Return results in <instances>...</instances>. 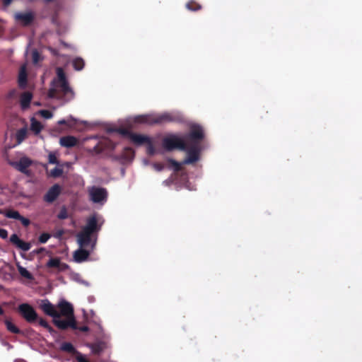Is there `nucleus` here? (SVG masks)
<instances>
[{
	"instance_id": "obj_1",
	"label": "nucleus",
	"mask_w": 362,
	"mask_h": 362,
	"mask_svg": "<svg viewBox=\"0 0 362 362\" xmlns=\"http://www.w3.org/2000/svg\"><path fill=\"white\" fill-rule=\"evenodd\" d=\"M102 223H98L97 215L93 214L86 219V225L76 235V241L79 248L73 255L77 263L85 262L94 250L97 243V233L100 230Z\"/></svg>"
},
{
	"instance_id": "obj_2",
	"label": "nucleus",
	"mask_w": 362,
	"mask_h": 362,
	"mask_svg": "<svg viewBox=\"0 0 362 362\" xmlns=\"http://www.w3.org/2000/svg\"><path fill=\"white\" fill-rule=\"evenodd\" d=\"M57 77L50 83L48 98L56 99L64 103L72 100L75 97L73 89L70 87L66 74L62 67L56 69Z\"/></svg>"
},
{
	"instance_id": "obj_3",
	"label": "nucleus",
	"mask_w": 362,
	"mask_h": 362,
	"mask_svg": "<svg viewBox=\"0 0 362 362\" xmlns=\"http://www.w3.org/2000/svg\"><path fill=\"white\" fill-rule=\"evenodd\" d=\"M162 146L167 151H172L175 149L180 151L187 150V144L184 136L181 134H168L162 141Z\"/></svg>"
},
{
	"instance_id": "obj_4",
	"label": "nucleus",
	"mask_w": 362,
	"mask_h": 362,
	"mask_svg": "<svg viewBox=\"0 0 362 362\" xmlns=\"http://www.w3.org/2000/svg\"><path fill=\"white\" fill-rule=\"evenodd\" d=\"M187 145H201V142L205 137L204 128L199 124H189V131L183 135Z\"/></svg>"
},
{
	"instance_id": "obj_5",
	"label": "nucleus",
	"mask_w": 362,
	"mask_h": 362,
	"mask_svg": "<svg viewBox=\"0 0 362 362\" xmlns=\"http://www.w3.org/2000/svg\"><path fill=\"white\" fill-rule=\"evenodd\" d=\"M87 192L89 201L96 206H103L107 201L108 192L104 187L93 185Z\"/></svg>"
},
{
	"instance_id": "obj_6",
	"label": "nucleus",
	"mask_w": 362,
	"mask_h": 362,
	"mask_svg": "<svg viewBox=\"0 0 362 362\" xmlns=\"http://www.w3.org/2000/svg\"><path fill=\"white\" fill-rule=\"evenodd\" d=\"M202 145H187V156L182 162V164L189 165L199 160V153L202 151Z\"/></svg>"
},
{
	"instance_id": "obj_7",
	"label": "nucleus",
	"mask_w": 362,
	"mask_h": 362,
	"mask_svg": "<svg viewBox=\"0 0 362 362\" xmlns=\"http://www.w3.org/2000/svg\"><path fill=\"white\" fill-rule=\"evenodd\" d=\"M182 119V115L177 111L165 112L161 114H156V124H164L166 122H180Z\"/></svg>"
},
{
	"instance_id": "obj_8",
	"label": "nucleus",
	"mask_w": 362,
	"mask_h": 362,
	"mask_svg": "<svg viewBox=\"0 0 362 362\" xmlns=\"http://www.w3.org/2000/svg\"><path fill=\"white\" fill-rule=\"evenodd\" d=\"M18 310L23 318L28 322H33L37 319V314L34 308L28 303H22Z\"/></svg>"
},
{
	"instance_id": "obj_9",
	"label": "nucleus",
	"mask_w": 362,
	"mask_h": 362,
	"mask_svg": "<svg viewBox=\"0 0 362 362\" xmlns=\"http://www.w3.org/2000/svg\"><path fill=\"white\" fill-rule=\"evenodd\" d=\"M13 18L21 25L28 26L34 21L35 14L30 10L24 12L18 11L14 13Z\"/></svg>"
},
{
	"instance_id": "obj_10",
	"label": "nucleus",
	"mask_w": 362,
	"mask_h": 362,
	"mask_svg": "<svg viewBox=\"0 0 362 362\" xmlns=\"http://www.w3.org/2000/svg\"><path fill=\"white\" fill-rule=\"evenodd\" d=\"M66 320H62L60 314L58 313L54 318V324L61 329H66L68 327H71L74 329H77L76 322L75 317H66Z\"/></svg>"
},
{
	"instance_id": "obj_11",
	"label": "nucleus",
	"mask_w": 362,
	"mask_h": 362,
	"mask_svg": "<svg viewBox=\"0 0 362 362\" xmlns=\"http://www.w3.org/2000/svg\"><path fill=\"white\" fill-rule=\"evenodd\" d=\"M57 307L59 308L60 316H64L65 317H75L74 314L73 305L64 299H61Z\"/></svg>"
},
{
	"instance_id": "obj_12",
	"label": "nucleus",
	"mask_w": 362,
	"mask_h": 362,
	"mask_svg": "<svg viewBox=\"0 0 362 362\" xmlns=\"http://www.w3.org/2000/svg\"><path fill=\"white\" fill-rule=\"evenodd\" d=\"M134 122L138 124H145L148 125L156 124V114H146V115H140L134 117Z\"/></svg>"
},
{
	"instance_id": "obj_13",
	"label": "nucleus",
	"mask_w": 362,
	"mask_h": 362,
	"mask_svg": "<svg viewBox=\"0 0 362 362\" xmlns=\"http://www.w3.org/2000/svg\"><path fill=\"white\" fill-rule=\"evenodd\" d=\"M40 307L42 311L52 319L59 313L55 306L48 299H42L40 301Z\"/></svg>"
},
{
	"instance_id": "obj_14",
	"label": "nucleus",
	"mask_w": 362,
	"mask_h": 362,
	"mask_svg": "<svg viewBox=\"0 0 362 362\" xmlns=\"http://www.w3.org/2000/svg\"><path fill=\"white\" fill-rule=\"evenodd\" d=\"M9 241L15 247L23 252L28 251L31 247L30 243L22 240L16 233H13L10 236Z\"/></svg>"
},
{
	"instance_id": "obj_15",
	"label": "nucleus",
	"mask_w": 362,
	"mask_h": 362,
	"mask_svg": "<svg viewBox=\"0 0 362 362\" xmlns=\"http://www.w3.org/2000/svg\"><path fill=\"white\" fill-rule=\"evenodd\" d=\"M32 164V160L26 156L20 158L18 162L12 163V165L22 173H28V168Z\"/></svg>"
},
{
	"instance_id": "obj_16",
	"label": "nucleus",
	"mask_w": 362,
	"mask_h": 362,
	"mask_svg": "<svg viewBox=\"0 0 362 362\" xmlns=\"http://www.w3.org/2000/svg\"><path fill=\"white\" fill-rule=\"evenodd\" d=\"M61 187L58 184L52 186L44 196V200L48 203L53 202L59 195Z\"/></svg>"
},
{
	"instance_id": "obj_17",
	"label": "nucleus",
	"mask_w": 362,
	"mask_h": 362,
	"mask_svg": "<svg viewBox=\"0 0 362 362\" xmlns=\"http://www.w3.org/2000/svg\"><path fill=\"white\" fill-rule=\"evenodd\" d=\"M27 68L26 64L21 66L18 76V83L21 88L24 89L27 86Z\"/></svg>"
},
{
	"instance_id": "obj_18",
	"label": "nucleus",
	"mask_w": 362,
	"mask_h": 362,
	"mask_svg": "<svg viewBox=\"0 0 362 362\" xmlns=\"http://www.w3.org/2000/svg\"><path fill=\"white\" fill-rule=\"evenodd\" d=\"M129 136L131 141L138 146L142 145L144 143L147 144L151 140L149 136L139 134L130 133Z\"/></svg>"
},
{
	"instance_id": "obj_19",
	"label": "nucleus",
	"mask_w": 362,
	"mask_h": 362,
	"mask_svg": "<svg viewBox=\"0 0 362 362\" xmlns=\"http://www.w3.org/2000/svg\"><path fill=\"white\" fill-rule=\"evenodd\" d=\"M32 98L33 94L30 92H24L21 94L20 105L22 110H25L29 107Z\"/></svg>"
},
{
	"instance_id": "obj_20",
	"label": "nucleus",
	"mask_w": 362,
	"mask_h": 362,
	"mask_svg": "<svg viewBox=\"0 0 362 362\" xmlns=\"http://www.w3.org/2000/svg\"><path fill=\"white\" fill-rule=\"evenodd\" d=\"M76 144L77 139L72 136H62L59 139V144L63 147L71 148L76 146Z\"/></svg>"
},
{
	"instance_id": "obj_21",
	"label": "nucleus",
	"mask_w": 362,
	"mask_h": 362,
	"mask_svg": "<svg viewBox=\"0 0 362 362\" xmlns=\"http://www.w3.org/2000/svg\"><path fill=\"white\" fill-rule=\"evenodd\" d=\"M87 346L90 349L91 352L95 354H99L104 349V344L103 342L87 344Z\"/></svg>"
},
{
	"instance_id": "obj_22",
	"label": "nucleus",
	"mask_w": 362,
	"mask_h": 362,
	"mask_svg": "<svg viewBox=\"0 0 362 362\" xmlns=\"http://www.w3.org/2000/svg\"><path fill=\"white\" fill-rule=\"evenodd\" d=\"M42 129V125L38 121H37L34 117H32L30 119V129L35 133V134H38Z\"/></svg>"
},
{
	"instance_id": "obj_23",
	"label": "nucleus",
	"mask_w": 362,
	"mask_h": 362,
	"mask_svg": "<svg viewBox=\"0 0 362 362\" xmlns=\"http://www.w3.org/2000/svg\"><path fill=\"white\" fill-rule=\"evenodd\" d=\"M47 267L61 268V267H67V265L65 264H62L61 261L59 258H50L48 260V262H47Z\"/></svg>"
},
{
	"instance_id": "obj_24",
	"label": "nucleus",
	"mask_w": 362,
	"mask_h": 362,
	"mask_svg": "<svg viewBox=\"0 0 362 362\" xmlns=\"http://www.w3.org/2000/svg\"><path fill=\"white\" fill-rule=\"evenodd\" d=\"M84 65V60L81 57H77L72 60V66L76 71H81Z\"/></svg>"
},
{
	"instance_id": "obj_25",
	"label": "nucleus",
	"mask_w": 362,
	"mask_h": 362,
	"mask_svg": "<svg viewBox=\"0 0 362 362\" xmlns=\"http://www.w3.org/2000/svg\"><path fill=\"white\" fill-rule=\"evenodd\" d=\"M27 132H28V130H27L26 127H23L17 131V132L16 134V137L17 139V145L21 144L23 141V140L25 139L26 135H27Z\"/></svg>"
},
{
	"instance_id": "obj_26",
	"label": "nucleus",
	"mask_w": 362,
	"mask_h": 362,
	"mask_svg": "<svg viewBox=\"0 0 362 362\" xmlns=\"http://www.w3.org/2000/svg\"><path fill=\"white\" fill-rule=\"evenodd\" d=\"M17 269L19 272V274L24 278L32 280L33 279V276L31 274V273L27 270L26 268L21 266L20 264H17Z\"/></svg>"
},
{
	"instance_id": "obj_27",
	"label": "nucleus",
	"mask_w": 362,
	"mask_h": 362,
	"mask_svg": "<svg viewBox=\"0 0 362 362\" xmlns=\"http://www.w3.org/2000/svg\"><path fill=\"white\" fill-rule=\"evenodd\" d=\"M61 350L71 353V354H76L77 355V353H79L76 350L74 346L70 343V342H64L60 346Z\"/></svg>"
},
{
	"instance_id": "obj_28",
	"label": "nucleus",
	"mask_w": 362,
	"mask_h": 362,
	"mask_svg": "<svg viewBox=\"0 0 362 362\" xmlns=\"http://www.w3.org/2000/svg\"><path fill=\"white\" fill-rule=\"evenodd\" d=\"M64 170L62 165H57L54 168L51 170L49 173V175L52 177H59L63 174Z\"/></svg>"
},
{
	"instance_id": "obj_29",
	"label": "nucleus",
	"mask_w": 362,
	"mask_h": 362,
	"mask_svg": "<svg viewBox=\"0 0 362 362\" xmlns=\"http://www.w3.org/2000/svg\"><path fill=\"white\" fill-rule=\"evenodd\" d=\"M5 325H6V329L9 332H11L12 333H15V334H18L21 332V330L14 324H13V322L11 320H6Z\"/></svg>"
},
{
	"instance_id": "obj_30",
	"label": "nucleus",
	"mask_w": 362,
	"mask_h": 362,
	"mask_svg": "<svg viewBox=\"0 0 362 362\" xmlns=\"http://www.w3.org/2000/svg\"><path fill=\"white\" fill-rule=\"evenodd\" d=\"M4 216L8 218L18 220L21 217V214L18 211L8 210L5 212Z\"/></svg>"
},
{
	"instance_id": "obj_31",
	"label": "nucleus",
	"mask_w": 362,
	"mask_h": 362,
	"mask_svg": "<svg viewBox=\"0 0 362 362\" xmlns=\"http://www.w3.org/2000/svg\"><path fill=\"white\" fill-rule=\"evenodd\" d=\"M48 161L49 164H55L57 165L59 164L55 152L49 153Z\"/></svg>"
},
{
	"instance_id": "obj_32",
	"label": "nucleus",
	"mask_w": 362,
	"mask_h": 362,
	"mask_svg": "<svg viewBox=\"0 0 362 362\" xmlns=\"http://www.w3.org/2000/svg\"><path fill=\"white\" fill-rule=\"evenodd\" d=\"M37 114L47 119H51L53 117L52 112L47 110H40L37 112Z\"/></svg>"
},
{
	"instance_id": "obj_33",
	"label": "nucleus",
	"mask_w": 362,
	"mask_h": 362,
	"mask_svg": "<svg viewBox=\"0 0 362 362\" xmlns=\"http://www.w3.org/2000/svg\"><path fill=\"white\" fill-rule=\"evenodd\" d=\"M174 182H175V185H178V182H176V176L172 175L170 177H168V179L163 181L162 184H163V185L167 187V186H170V185L173 184Z\"/></svg>"
},
{
	"instance_id": "obj_34",
	"label": "nucleus",
	"mask_w": 362,
	"mask_h": 362,
	"mask_svg": "<svg viewBox=\"0 0 362 362\" xmlns=\"http://www.w3.org/2000/svg\"><path fill=\"white\" fill-rule=\"evenodd\" d=\"M32 59L34 64H37L40 60V55L37 49H33L32 52Z\"/></svg>"
},
{
	"instance_id": "obj_35",
	"label": "nucleus",
	"mask_w": 362,
	"mask_h": 362,
	"mask_svg": "<svg viewBox=\"0 0 362 362\" xmlns=\"http://www.w3.org/2000/svg\"><path fill=\"white\" fill-rule=\"evenodd\" d=\"M147 153L151 155V156H153L156 153V150H155V148L151 142V140H150L148 143H147Z\"/></svg>"
},
{
	"instance_id": "obj_36",
	"label": "nucleus",
	"mask_w": 362,
	"mask_h": 362,
	"mask_svg": "<svg viewBox=\"0 0 362 362\" xmlns=\"http://www.w3.org/2000/svg\"><path fill=\"white\" fill-rule=\"evenodd\" d=\"M51 21L52 23L57 25V27H59V28H62V23L58 21L57 19V13H54L53 15L51 16Z\"/></svg>"
},
{
	"instance_id": "obj_37",
	"label": "nucleus",
	"mask_w": 362,
	"mask_h": 362,
	"mask_svg": "<svg viewBox=\"0 0 362 362\" xmlns=\"http://www.w3.org/2000/svg\"><path fill=\"white\" fill-rule=\"evenodd\" d=\"M50 235L48 233H42L39 237V242L40 243H45L50 238Z\"/></svg>"
},
{
	"instance_id": "obj_38",
	"label": "nucleus",
	"mask_w": 362,
	"mask_h": 362,
	"mask_svg": "<svg viewBox=\"0 0 362 362\" xmlns=\"http://www.w3.org/2000/svg\"><path fill=\"white\" fill-rule=\"evenodd\" d=\"M58 218L59 219H65L68 217L67 211L66 209L63 208L59 211V214L57 215Z\"/></svg>"
},
{
	"instance_id": "obj_39",
	"label": "nucleus",
	"mask_w": 362,
	"mask_h": 362,
	"mask_svg": "<svg viewBox=\"0 0 362 362\" xmlns=\"http://www.w3.org/2000/svg\"><path fill=\"white\" fill-rule=\"evenodd\" d=\"M169 161L173 165V170L175 171H178L180 170V168L181 165L182 164V163H178V162H177V161H175V160H173V159H170Z\"/></svg>"
},
{
	"instance_id": "obj_40",
	"label": "nucleus",
	"mask_w": 362,
	"mask_h": 362,
	"mask_svg": "<svg viewBox=\"0 0 362 362\" xmlns=\"http://www.w3.org/2000/svg\"><path fill=\"white\" fill-rule=\"evenodd\" d=\"M39 324H40L42 327H43L46 328V329H47L49 331H51V330H52L51 327L49 325V324H48V323H47L45 320H43V319H42V318L39 319Z\"/></svg>"
},
{
	"instance_id": "obj_41",
	"label": "nucleus",
	"mask_w": 362,
	"mask_h": 362,
	"mask_svg": "<svg viewBox=\"0 0 362 362\" xmlns=\"http://www.w3.org/2000/svg\"><path fill=\"white\" fill-rule=\"evenodd\" d=\"M184 187L189 191L195 190L196 187L194 185L191 184L189 181H185Z\"/></svg>"
},
{
	"instance_id": "obj_42",
	"label": "nucleus",
	"mask_w": 362,
	"mask_h": 362,
	"mask_svg": "<svg viewBox=\"0 0 362 362\" xmlns=\"http://www.w3.org/2000/svg\"><path fill=\"white\" fill-rule=\"evenodd\" d=\"M18 220H19L24 226H28L30 223V221L28 218L23 217L21 215V217Z\"/></svg>"
},
{
	"instance_id": "obj_43",
	"label": "nucleus",
	"mask_w": 362,
	"mask_h": 362,
	"mask_svg": "<svg viewBox=\"0 0 362 362\" xmlns=\"http://www.w3.org/2000/svg\"><path fill=\"white\" fill-rule=\"evenodd\" d=\"M76 359L78 362H88L85 358V356L81 353H77V356H76Z\"/></svg>"
},
{
	"instance_id": "obj_44",
	"label": "nucleus",
	"mask_w": 362,
	"mask_h": 362,
	"mask_svg": "<svg viewBox=\"0 0 362 362\" xmlns=\"http://www.w3.org/2000/svg\"><path fill=\"white\" fill-rule=\"evenodd\" d=\"M186 8H187L188 10H189V11H197V10L200 9L201 6H200V5H199V4H196V6H195V7H192V6H191V3H187V4H186Z\"/></svg>"
},
{
	"instance_id": "obj_45",
	"label": "nucleus",
	"mask_w": 362,
	"mask_h": 362,
	"mask_svg": "<svg viewBox=\"0 0 362 362\" xmlns=\"http://www.w3.org/2000/svg\"><path fill=\"white\" fill-rule=\"evenodd\" d=\"M0 238L6 239L8 238V231L4 228H0Z\"/></svg>"
},
{
	"instance_id": "obj_46",
	"label": "nucleus",
	"mask_w": 362,
	"mask_h": 362,
	"mask_svg": "<svg viewBox=\"0 0 362 362\" xmlns=\"http://www.w3.org/2000/svg\"><path fill=\"white\" fill-rule=\"evenodd\" d=\"M152 165H153V168L156 171H158V172L163 170V168H164V166L163 165H160V164L153 163Z\"/></svg>"
},
{
	"instance_id": "obj_47",
	"label": "nucleus",
	"mask_w": 362,
	"mask_h": 362,
	"mask_svg": "<svg viewBox=\"0 0 362 362\" xmlns=\"http://www.w3.org/2000/svg\"><path fill=\"white\" fill-rule=\"evenodd\" d=\"M62 44L63 45V46H64L65 47H66L68 49H70L74 50V51H76V47L72 45L68 44V43L64 42H62Z\"/></svg>"
},
{
	"instance_id": "obj_48",
	"label": "nucleus",
	"mask_w": 362,
	"mask_h": 362,
	"mask_svg": "<svg viewBox=\"0 0 362 362\" xmlns=\"http://www.w3.org/2000/svg\"><path fill=\"white\" fill-rule=\"evenodd\" d=\"M1 344L4 346L6 347L8 350L13 348L12 345H11L8 342L4 340L1 341Z\"/></svg>"
},
{
	"instance_id": "obj_49",
	"label": "nucleus",
	"mask_w": 362,
	"mask_h": 362,
	"mask_svg": "<svg viewBox=\"0 0 362 362\" xmlns=\"http://www.w3.org/2000/svg\"><path fill=\"white\" fill-rule=\"evenodd\" d=\"M13 0H3L4 6L5 8L8 7Z\"/></svg>"
},
{
	"instance_id": "obj_50",
	"label": "nucleus",
	"mask_w": 362,
	"mask_h": 362,
	"mask_svg": "<svg viewBox=\"0 0 362 362\" xmlns=\"http://www.w3.org/2000/svg\"><path fill=\"white\" fill-rule=\"evenodd\" d=\"M77 329H78L81 332H87L89 329L87 326H82V327H77Z\"/></svg>"
},
{
	"instance_id": "obj_51",
	"label": "nucleus",
	"mask_w": 362,
	"mask_h": 362,
	"mask_svg": "<svg viewBox=\"0 0 362 362\" xmlns=\"http://www.w3.org/2000/svg\"><path fill=\"white\" fill-rule=\"evenodd\" d=\"M78 282H80L81 284L85 285L86 286H89L90 284L88 281H85V280H78Z\"/></svg>"
},
{
	"instance_id": "obj_52",
	"label": "nucleus",
	"mask_w": 362,
	"mask_h": 362,
	"mask_svg": "<svg viewBox=\"0 0 362 362\" xmlns=\"http://www.w3.org/2000/svg\"><path fill=\"white\" fill-rule=\"evenodd\" d=\"M142 163L144 165H148L150 164V162L147 159H143Z\"/></svg>"
},
{
	"instance_id": "obj_53",
	"label": "nucleus",
	"mask_w": 362,
	"mask_h": 362,
	"mask_svg": "<svg viewBox=\"0 0 362 362\" xmlns=\"http://www.w3.org/2000/svg\"><path fill=\"white\" fill-rule=\"evenodd\" d=\"M65 123H66V120H65V119H61V120H59V121H58V124H65Z\"/></svg>"
},
{
	"instance_id": "obj_54",
	"label": "nucleus",
	"mask_w": 362,
	"mask_h": 362,
	"mask_svg": "<svg viewBox=\"0 0 362 362\" xmlns=\"http://www.w3.org/2000/svg\"><path fill=\"white\" fill-rule=\"evenodd\" d=\"M181 178H182V180H185L187 179V175H182L181 176Z\"/></svg>"
},
{
	"instance_id": "obj_55",
	"label": "nucleus",
	"mask_w": 362,
	"mask_h": 362,
	"mask_svg": "<svg viewBox=\"0 0 362 362\" xmlns=\"http://www.w3.org/2000/svg\"><path fill=\"white\" fill-rule=\"evenodd\" d=\"M34 105H36V106H40L41 103L40 102H35Z\"/></svg>"
},
{
	"instance_id": "obj_56",
	"label": "nucleus",
	"mask_w": 362,
	"mask_h": 362,
	"mask_svg": "<svg viewBox=\"0 0 362 362\" xmlns=\"http://www.w3.org/2000/svg\"><path fill=\"white\" fill-rule=\"evenodd\" d=\"M124 173H125L124 169H123V168L121 169V174H122V176L124 175Z\"/></svg>"
},
{
	"instance_id": "obj_57",
	"label": "nucleus",
	"mask_w": 362,
	"mask_h": 362,
	"mask_svg": "<svg viewBox=\"0 0 362 362\" xmlns=\"http://www.w3.org/2000/svg\"><path fill=\"white\" fill-rule=\"evenodd\" d=\"M30 46V44H28V46H27V49H26V51H25V54H27L28 52V48Z\"/></svg>"
},
{
	"instance_id": "obj_58",
	"label": "nucleus",
	"mask_w": 362,
	"mask_h": 362,
	"mask_svg": "<svg viewBox=\"0 0 362 362\" xmlns=\"http://www.w3.org/2000/svg\"><path fill=\"white\" fill-rule=\"evenodd\" d=\"M3 314H4V310L1 308V307L0 306V315H3Z\"/></svg>"
},
{
	"instance_id": "obj_59",
	"label": "nucleus",
	"mask_w": 362,
	"mask_h": 362,
	"mask_svg": "<svg viewBox=\"0 0 362 362\" xmlns=\"http://www.w3.org/2000/svg\"><path fill=\"white\" fill-rule=\"evenodd\" d=\"M121 133H122V134H126V133H127V132H126L125 130H122V131H121Z\"/></svg>"
},
{
	"instance_id": "obj_60",
	"label": "nucleus",
	"mask_w": 362,
	"mask_h": 362,
	"mask_svg": "<svg viewBox=\"0 0 362 362\" xmlns=\"http://www.w3.org/2000/svg\"><path fill=\"white\" fill-rule=\"evenodd\" d=\"M14 93H15V90H12V91L11 92V95L12 94H14Z\"/></svg>"
}]
</instances>
